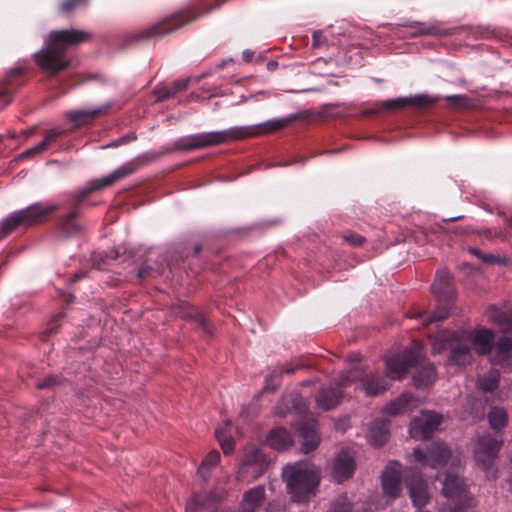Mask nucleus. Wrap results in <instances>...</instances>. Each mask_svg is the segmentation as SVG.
I'll list each match as a JSON object with an SVG mask.
<instances>
[{"mask_svg":"<svg viewBox=\"0 0 512 512\" xmlns=\"http://www.w3.org/2000/svg\"><path fill=\"white\" fill-rule=\"evenodd\" d=\"M495 334L492 330L477 327L473 331H440L432 339V352L434 354L449 350V365L465 366L473 359L471 347L478 355L491 353Z\"/></svg>","mask_w":512,"mask_h":512,"instance_id":"1","label":"nucleus"},{"mask_svg":"<svg viewBox=\"0 0 512 512\" xmlns=\"http://www.w3.org/2000/svg\"><path fill=\"white\" fill-rule=\"evenodd\" d=\"M288 122L287 119H271L256 125L236 126L221 131L197 133L178 139L175 146L184 151L203 149L232 141L268 135L284 128Z\"/></svg>","mask_w":512,"mask_h":512,"instance_id":"2","label":"nucleus"},{"mask_svg":"<svg viewBox=\"0 0 512 512\" xmlns=\"http://www.w3.org/2000/svg\"><path fill=\"white\" fill-rule=\"evenodd\" d=\"M90 38L91 34L84 30L52 31L48 35L46 46L34 54V61L41 70L49 75H56L70 65L66 50Z\"/></svg>","mask_w":512,"mask_h":512,"instance_id":"3","label":"nucleus"},{"mask_svg":"<svg viewBox=\"0 0 512 512\" xmlns=\"http://www.w3.org/2000/svg\"><path fill=\"white\" fill-rule=\"evenodd\" d=\"M282 475L293 502L306 503L315 496L320 473L314 465L305 461L296 462L285 466Z\"/></svg>","mask_w":512,"mask_h":512,"instance_id":"4","label":"nucleus"},{"mask_svg":"<svg viewBox=\"0 0 512 512\" xmlns=\"http://www.w3.org/2000/svg\"><path fill=\"white\" fill-rule=\"evenodd\" d=\"M134 171L135 167L131 163L125 164L104 177L93 179L84 189L77 192L73 199L74 208L62 222L64 232L67 235H74L80 230V226L73 223V220L78 216L79 205L89 194L113 185L117 181L131 175Z\"/></svg>","mask_w":512,"mask_h":512,"instance_id":"5","label":"nucleus"},{"mask_svg":"<svg viewBox=\"0 0 512 512\" xmlns=\"http://www.w3.org/2000/svg\"><path fill=\"white\" fill-rule=\"evenodd\" d=\"M53 204L36 203L27 208L10 213L0 222V239L20 227H28L44 221L49 214L56 211Z\"/></svg>","mask_w":512,"mask_h":512,"instance_id":"6","label":"nucleus"},{"mask_svg":"<svg viewBox=\"0 0 512 512\" xmlns=\"http://www.w3.org/2000/svg\"><path fill=\"white\" fill-rule=\"evenodd\" d=\"M359 381L361 389L367 396H378L389 389L388 380L376 371H367L355 366L341 374V386H348Z\"/></svg>","mask_w":512,"mask_h":512,"instance_id":"7","label":"nucleus"},{"mask_svg":"<svg viewBox=\"0 0 512 512\" xmlns=\"http://www.w3.org/2000/svg\"><path fill=\"white\" fill-rule=\"evenodd\" d=\"M442 494L454 503L450 512H475L476 501L467 490L463 478L447 472L443 480Z\"/></svg>","mask_w":512,"mask_h":512,"instance_id":"8","label":"nucleus"},{"mask_svg":"<svg viewBox=\"0 0 512 512\" xmlns=\"http://www.w3.org/2000/svg\"><path fill=\"white\" fill-rule=\"evenodd\" d=\"M423 356V346L414 341L412 345L403 352L385 359L386 374L391 380L403 379L410 368L416 365Z\"/></svg>","mask_w":512,"mask_h":512,"instance_id":"9","label":"nucleus"},{"mask_svg":"<svg viewBox=\"0 0 512 512\" xmlns=\"http://www.w3.org/2000/svg\"><path fill=\"white\" fill-rule=\"evenodd\" d=\"M503 440L486 433L473 440V457L484 470H488L498 457Z\"/></svg>","mask_w":512,"mask_h":512,"instance_id":"10","label":"nucleus"},{"mask_svg":"<svg viewBox=\"0 0 512 512\" xmlns=\"http://www.w3.org/2000/svg\"><path fill=\"white\" fill-rule=\"evenodd\" d=\"M266 467L267 461L262 451L255 445H248L244 449L242 464L237 478L247 482L256 480L264 473Z\"/></svg>","mask_w":512,"mask_h":512,"instance_id":"11","label":"nucleus"},{"mask_svg":"<svg viewBox=\"0 0 512 512\" xmlns=\"http://www.w3.org/2000/svg\"><path fill=\"white\" fill-rule=\"evenodd\" d=\"M451 456V450L444 442H434L427 446L425 450L416 447L412 453L413 460L420 464L421 467L433 469L444 466Z\"/></svg>","mask_w":512,"mask_h":512,"instance_id":"12","label":"nucleus"},{"mask_svg":"<svg viewBox=\"0 0 512 512\" xmlns=\"http://www.w3.org/2000/svg\"><path fill=\"white\" fill-rule=\"evenodd\" d=\"M441 414L434 411H421L409 425V434L416 440L428 439L442 423Z\"/></svg>","mask_w":512,"mask_h":512,"instance_id":"13","label":"nucleus"},{"mask_svg":"<svg viewBox=\"0 0 512 512\" xmlns=\"http://www.w3.org/2000/svg\"><path fill=\"white\" fill-rule=\"evenodd\" d=\"M197 18V15L192 14L190 11L179 12L169 18H166L150 28L142 31L138 34V38H147L151 36H162L177 28H180L184 24Z\"/></svg>","mask_w":512,"mask_h":512,"instance_id":"14","label":"nucleus"},{"mask_svg":"<svg viewBox=\"0 0 512 512\" xmlns=\"http://www.w3.org/2000/svg\"><path fill=\"white\" fill-rule=\"evenodd\" d=\"M436 101L437 98H432L423 94L416 95L414 97H399L377 103L371 112L379 113L383 111H397L407 106L428 107L434 104ZM369 112L370 111H366L365 113L368 114Z\"/></svg>","mask_w":512,"mask_h":512,"instance_id":"15","label":"nucleus"},{"mask_svg":"<svg viewBox=\"0 0 512 512\" xmlns=\"http://www.w3.org/2000/svg\"><path fill=\"white\" fill-rule=\"evenodd\" d=\"M382 488L384 495L393 500L399 497L401 487V464L390 461L382 472Z\"/></svg>","mask_w":512,"mask_h":512,"instance_id":"16","label":"nucleus"},{"mask_svg":"<svg viewBox=\"0 0 512 512\" xmlns=\"http://www.w3.org/2000/svg\"><path fill=\"white\" fill-rule=\"evenodd\" d=\"M405 484L414 506L421 508L428 504L430 493L428 485L421 474L406 476Z\"/></svg>","mask_w":512,"mask_h":512,"instance_id":"17","label":"nucleus"},{"mask_svg":"<svg viewBox=\"0 0 512 512\" xmlns=\"http://www.w3.org/2000/svg\"><path fill=\"white\" fill-rule=\"evenodd\" d=\"M354 455L348 450L340 451L333 462L332 477L337 483H342L349 479L355 470Z\"/></svg>","mask_w":512,"mask_h":512,"instance_id":"18","label":"nucleus"},{"mask_svg":"<svg viewBox=\"0 0 512 512\" xmlns=\"http://www.w3.org/2000/svg\"><path fill=\"white\" fill-rule=\"evenodd\" d=\"M341 375L335 383V386L330 385L322 388L316 396L317 405L323 410H330L335 408L343 398L342 389L346 386H341Z\"/></svg>","mask_w":512,"mask_h":512,"instance_id":"19","label":"nucleus"},{"mask_svg":"<svg viewBox=\"0 0 512 512\" xmlns=\"http://www.w3.org/2000/svg\"><path fill=\"white\" fill-rule=\"evenodd\" d=\"M225 492L197 493L186 504V512H204L211 510L215 503L225 497Z\"/></svg>","mask_w":512,"mask_h":512,"instance_id":"20","label":"nucleus"},{"mask_svg":"<svg viewBox=\"0 0 512 512\" xmlns=\"http://www.w3.org/2000/svg\"><path fill=\"white\" fill-rule=\"evenodd\" d=\"M22 73V68H13L0 83V108L7 106L12 101L14 93L21 85L19 76H21Z\"/></svg>","mask_w":512,"mask_h":512,"instance_id":"21","label":"nucleus"},{"mask_svg":"<svg viewBox=\"0 0 512 512\" xmlns=\"http://www.w3.org/2000/svg\"><path fill=\"white\" fill-rule=\"evenodd\" d=\"M419 406V400L410 393H403L389 402L383 412L389 416H399L413 412Z\"/></svg>","mask_w":512,"mask_h":512,"instance_id":"22","label":"nucleus"},{"mask_svg":"<svg viewBox=\"0 0 512 512\" xmlns=\"http://www.w3.org/2000/svg\"><path fill=\"white\" fill-rule=\"evenodd\" d=\"M490 361L493 365H500L504 369H512V338L507 336L499 338Z\"/></svg>","mask_w":512,"mask_h":512,"instance_id":"23","label":"nucleus"},{"mask_svg":"<svg viewBox=\"0 0 512 512\" xmlns=\"http://www.w3.org/2000/svg\"><path fill=\"white\" fill-rule=\"evenodd\" d=\"M299 434L303 439L301 446L303 453L307 454L318 447L319 436L316 431L315 421L301 425L299 427Z\"/></svg>","mask_w":512,"mask_h":512,"instance_id":"24","label":"nucleus"},{"mask_svg":"<svg viewBox=\"0 0 512 512\" xmlns=\"http://www.w3.org/2000/svg\"><path fill=\"white\" fill-rule=\"evenodd\" d=\"M265 499L264 486L249 489L243 495L241 512H255Z\"/></svg>","mask_w":512,"mask_h":512,"instance_id":"25","label":"nucleus"},{"mask_svg":"<svg viewBox=\"0 0 512 512\" xmlns=\"http://www.w3.org/2000/svg\"><path fill=\"white\" fill-rule=\"evenodd\" d=\"M105 110L106 108L104 107L93 109H81L68 111L65 115L71 123L75 124L76 126H83L99 117L101 114L105 112Z\"/></svg>","mask_w":512,"mask_h":512,"instance_id":"26","label":"nucleus"},{"mask_svg":"<svg viewBox=\"0 0 512 512\" xmlns=\"http://www.w3.org/2000/svg\"><path fill=\"white\" fill-rule=\"evenodd\" d=\"M65 133L64 129L61 128H53L48 131H46L44 135V139L35 145L34 147H31L30 149H27L21 154V157H31L36 154H40L48 149V147L54 143L60 136H62Z\"/></svg>","mask_w":512,"mask_h":512,"instance_id":"27","label":"nucleus"},{"mask_svg":"<svg viewBox=\"0 0 512 512\" xmlns=\"http://www.w3.org/2000/svg\"><path fill=\"white\" fill-rule=\"evenodd\" d=\"M267 443L276 450H285L292 445L291 434L285 428L273 429L267 436Z\"/></svg>","mask_w":512,"mask_h":512,"instance_id":"28","label":"nucleus"},{"mask_svg":"<svg viewBox=\"0 0 512 512\" xmlns=\"http://www.w3.org/2000/svg\"><path fill=\"white\" fill-rule=\"evenodd\" d=\"M389 428L384 420H375L370 428L368 439L374 446H382L388 439Z\"/></svg>","mask_w":512,"mask_h":512,"instance_id":"29","label":"nucleus"},{"mask_svg":"<svg viewBox=\"0 0 512 512\" xmlns=\"http://www.w3.org/2000/svg\"><path fill=\"white\" fill-rule=\"evenodd\" d=\"M487 319L502 327L512 326V313L508 310L497 307L496 305H490L485 311Z\"/></svg>","mask_w":512,"mask_h":512,"instance_id":"30","label":"nucleus"},{"mask_svg":"<svg viewBox=\"0 0 512 512\" xmlns=\"http://www.w3.org/2000/svg\"><path fill=\"white\" fill-rule=\"evenodd\" d=\"M436 380L435 367L432 364L421 366L413 376L416 387L424 388L431 385Z\"/></svg>","mask_w":512,"mask_h":512,"instance_id":"31","label":"nucleus"},{"mask_svg":"<svg viewBox=\"0 0 512 512\" xmlns=\"http://www.w3.org/2000/svg\"><path fill=\"white\" fill-rule=\"evenodd\" d=\"M408 33L411 36H420V35H442L446 32L436 23H424V22H415L409 26Z\"/></svg>","mask_w":512,"mask_h":512,"instance_id":"32","label":"nucleus"},{"mask_svg":"<svg viewBox=\"0 0 512 512\" xmlns=\"http://www.w3.org/2000/svg\"><path fill=\"white\" fill-rule=\"evenodd\" d=\"M219 461L220 453L217 450L210 451L202 460L198 468V475L206 481L211 475V470L218 465Z\"/></svg>","mask_w":512,"mask_h":512,"instance_id":"33","label":"nucleus"},{"mask_svg":"<svg viewBox=\"0 0 512 512\" xmlns=\"http://www.w3.org/2000/svg\"><path fill=\"white\" fill-rule=\"evenodd\" d=\"M499 379V371L491 369L486 374L478 378L477 386L482 391L490 392L498 387Z\"/></svg>","mask_w":512,"mask_h":512,"instance_id":"34","label":"nucleus"},{"mask_svg":"<svg viewBox=\"0 0 512 512\" xmlns=\"http://www.w3.org/2000/svg\"><path fill=\"white\" fill-rule=\"evenodd\" d=\"M489 423L493 429H501L507 423V414L503 408L494 407L489 412Z\"/></svg>","mask_w":512,"mask_h":512,"instance_id":"35","label":"nucleus"},{"mask_svg":"<svg viewBox=\"0 0 512 512\" xmlns=\"http://www.w3.org/2000/svg\"><path fill=\"white\" fill-rule=\"evenodd\" d=\"M450 278V273L447 270H439L431 287L433 293L442 294L449 287Z\"/></svg>","mask_w":512,"mask_h":512,"instance_id":"36","label":"nucleus"},{"mask_svg":"<svg viewBox=\"0 0 512 512\" xmlns=\"http://www.w3.org/2000/svg\"><path fill=\"white\" fill-rule=\"evenodd\" d=\"M215 436L224 454H230L234 450V441L232 437L226 433L225 428H217L215 430Z\"/></svg>","mask_w":512,"mask_h":512,"instance_id":"37","label":"nucleus"},{"mask_svg":"<svg viewBox=\"0 0 512 512\" xmlns=\"http://www.w3.org/2000/svg\"><path fill=\"white\" fill-rule=\"evenodd\" d=\"M327 512H352V505L346 494L339 495Z\"/></svg>","mask_w":512,"mask_h":512,"instance_id":"38","label":"nucleus"},{"mask_svg":"<svg viewBox=\"0 0 512 512\" xmlns=\"http://www.w3.org/2000/svg\"><path fill=\"white\" fill-rule=\"evenodd\" d=\"M89 3V0H63L60 3V11L63 14H70L73 11L86 7Z\"/></svg>","mask_w":512,"mask_h":512,"instance_id":"39","label":"nucleus"},{"mask_svg":"<svg viewBox=\"0 0 512 512\" xmlns=\"http://www.w3.org/2000/svg\"><path fill=\"white\" fill-rule=\"evenodd\" d=\"M417 317L421 318L423 320V324L427 325V324L435 322V321L444 320L447 317V312L435 311L432 314H429L427 316H425L424 313H419L417 315Z\"/></svg>","mask_w":512,"mask_h":512,"instance_id":"40","label":"nucleus"},{"mask_svg":"<svg viewBox=\"0 0 512 512\" xmlns=\"http://www.w3.org/2000/svg\"><path fill=\"white\" fill-rule=\"evenodd\" d=\"M154 94L158 101H164L173 97L170 86H157L154 90Z\"/></svg>","mask_w":512,"mask_h":512,"instance_id":"41","label":"nucleus"},{"mask_svg":"<svg viewBox=\"0 0 512 512\" xmlns=\"http://www.w3.org/2000/svg\"><path fill=\"white\" fill-rule=\"evenodd\" d=\"M327 43V39L324 36V33L322 30H316L313 32L312 35V46L314 48H320L324 46Z\"/></svg>","mask_w":512,"mask_h":512,"instance_id":"42","label":"nucleus"},{"mask_svg":"<svg viewBox=\"0 0 512 512\" xmlns=\"http://www.w3.org/2000/svg\"><path fill=\"white\" fill-rule=\"evenodd\" d=\"M59 383V379L56 376H48L44 380L39 381L36 386L39 389L50 388Z\"/></svg>","mask_w":512,"mask_h":512,"instance_id":"43","label":"nucleus"},{"mask_svg":"<svg viewBox=\"0 0 512 512\" xmlns=\"http://www.w3.org/2000/svg\"><path fill=\"white\" fill-rule=\"evenodd\" d=\"M160 273H161V271H159V270L154 271L149 266L143 265L142 267H140V269L138 271V277L139 278H146V277H151V276L159 275Z\"/></svg>","mask_w":512,"mask_h":512,"instance_id":"44","label":"nucleus"},{"mask_svg":"<svg viewBox=\"0 0 512 512\" xmlns=\"http://www.w3.org/2000/svg\"><path fill=\"white\" fill-rule=\"evenodd\" d=\"M187 85H188L187 79H180V80L175 81L172 84V86H170L171 92H173V96L176 95L178 92L183 91L187 87Z\"/></svg>","mask_w":512,"mask_h":512,"instance_id":"45","label":"nucleus"},{"mask_svg":"<svg viewBox=\"0 0 512 512\" xmlns=\"http://www.w3.org/2000/svg\"><path fill=\"white\" fill-rule=\"evenodd\" d=\"M345 240L353 246H360V245H362L364 238L360 235L351 234V235L345 236Z\"/></svg>","mask_w":512,"mask_h":512,"instance_id":"46","label":"nucleus"},{"mask_svg":"<svg viewBox=\"0 0 512 512\" xmlns=\"http://www.w3.org/2000/svg\"><path fill=\"white\" fill-rule=\"evenodd\" d=\"M480 259L484 262V263H494L497 258L496 256L492 255V254H482Z\"/></svg>","mask_w":512,"mask_h":512,"instance_id":"47","label":"nucleus"},{"mask_svg":"<svg viewBox=\"0 0 512 512\" xmlns=\"http://www.w3.org/2000/svg\"><path fill=\"white\" fill-rule=\"evenodd\" d=\"M299 368V366H295V367H292V368H287V369H284V368H278L277 370H275L274 372L278 373L279 375L281 374H292L294 373L297 369Z\"/></svg>","mask_w":512,"mask_h":512,"instance_id":"48","label":"nucleus"},{"mask_svg":"<svg viewBox=\"0 0 512 512\" xmlns=\"http://www.w3.org/2000/svg\"><path fill=\"white\" fill-rule=\"evenodd\" d=\"M125 143V138H119L117 140H115L114 142L108 144L106 147H116V146H119V145H122Z\"/></svg>","mask_w":512,"mask_h":512,"instance_id":"49","label":"nucleus"},{"mask_svg":"<svg viewBox=\"0 0 512 512\" xmlns=\"http://www.w3.org/2000/svg\"><path fill=\"white\" fill-rule=\"evenodd\" d=\"M253 57V52L249 51V50H245L243 52V58L246 60V61H250Z\"/></svg>","mask_w":512,"mask_h":512,"instance_id":"50","label":"nucleus"},{"mask_svg":"<svg viewBox=\"0 0 512 512\" xmlns=\"http://www.w3.org/2000/svg\"><path fill=\"white\" fill-rule=\"evenodd\" d=\"M468 251H469L471 254H473V255H475L476 257H478L479 259H480L481 255H482V253H481L477 248L470 247V248L468 249Z\"/></svg>","mask_w":512,"mask_h":512,"instance_id":"51","label":"nucleus"},{"mask_svg":"<svg viewBox=\"0 0 512 512\" xmlns=\"http://www.w3.org/2000/svg\"><path fill=\"white\" fill-rule=\"evenodd\" d=\"M446 99L449 100V101H452V100L459 101V100L462 99V97L458 96V95H450V96H447Z\"/></svg>","mask_w":512,"mask_h":512,"instance_id":"52","label":"nucleus"},{"mask_svg":"<svg viewBox=\"0 0 512 512\" xmlns=\"http://www.w3.org/2000/svg\"><path fill=\"white\" fill-rule=\"evenodd\" d=\"M122 138H125V143H127L131 140H134L136 137L134 135H126V136H123Z\"/></svg>","mask_w":512,"mask_h":512,"instance_id":"53","label":"nucleus"},{"mask_svg":"<svg viewBox=\"0 0 512 512\" xmlns=\"http://www.w3.org/2000/svg\"><path fill=\"white\" fill-rule=\"evenodd\" d=\"M277 64L276 63H273V62H270L268 63V67L271 69V68H274Z\"/></svg>","mask_w":512,"mask_h":512,"instance_id":"54","label":"nucleus"},{"mask_svg":"<svg viewBox=\"0 0 512 512\" xmlns=\"http://www.w3.org/2000/svg\"><path fill=\"white\" fill-rule=\"evenodd\" d=\"M200 322H201V324H202L203 326H205V320H204V319H202V318H201V319H200Z\"/></svg>","mask_w":512,"mask_h":512,"instance_id":"55","label":"nucleus"},{"mask_svg":"<svg viewBox=\"0 0 512 512\" xmlns=\"http://www.w3.org/2000/svg\"><path fill=\"white\" fill-rule=\"evenodd\" d=\"M459 218H460V217H452V218H450L449 220H457V219H459Z\"/></svg>","mask_w":512,"mask_h":512,"instance_id":"56","label":"nucleus"},{"mask_svg":"<svg viewBox=\"0 0 512 512\" xmlns=\"http://www.w3.org/2000/svg\"><path fill=\"white\" fill-rule=\"evenodd\" d=\"M308 383H309L308 381H302V384H303V385H306V384H308Z\"/></svg>","mask_w":512,"mask_h":512,"instance_id":"57","label":"nucleus"}]
</instances>
